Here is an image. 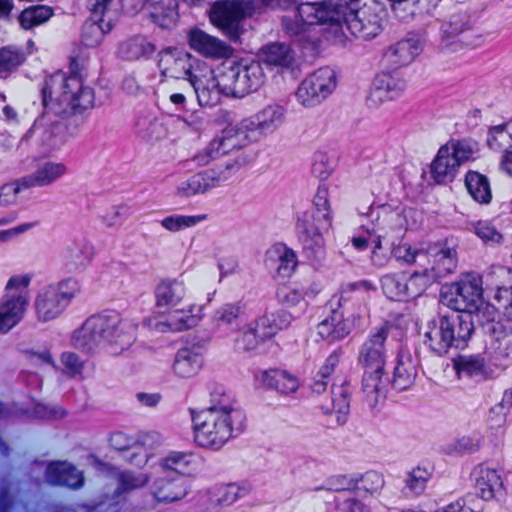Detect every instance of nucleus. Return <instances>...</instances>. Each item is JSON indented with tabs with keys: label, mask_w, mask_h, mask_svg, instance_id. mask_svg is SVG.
Returning a JSON list of instances; mask_svg holds the SVG:
<instances>
[{
	"label": "nucleus",
	"mask_w": 512,
	"mask_h": 512,
	"mask_svg": "<svg viewBox=\"0 0 512 512\" xmlns=\"http://www.w3.org/2000/svg\"><path fill=\"white\" fill-rule=\"evenodd\" d=\"M386 18L384 6L377 0H365L358 7L357 3L344 7L330 0L329 4H300L288 11L282 18V26L289 36H300L319 24H330L343 29V24L356 37L370 40L382 30Z\"/></svg>",
	"instance_id": "1"
},
{
	"label": "nucleus",
	"mask_w": 512,
	"mask_h": 512,
	"mask_svg": "<svg viewBox=\"0 0 512 512\" xmlns=\"http://www.w3.org/2000/svg\"><path fill=\"white\" fill-rule=\"evenodd\" d=\"M158 313L143 319L144 326L159 333L181 332L197 325L212 295L183 279L166 277L154 289Z\"/></svg>",
	"instance_id": "2"
},
{
	"label": "nucleus",
	"mask_w": 512,
	"mask_h": 512,
	"mask_svg": "<svg viewBox=\"0 0 512 512\" xmlns=\"http://www.w3.org/2000/svg\"><path fill=\"white\" fill-rule=\"evenodd\" d=\"M473 329L469 314L450 312L427 321L422 331L429 347L438 354H445L450 348L464 347Z\"/></svg>",
	"instance_id": "3"
},
{
	"label": "nucleus",
	"mask_w": 512,
	"mask_h": 512,
	"mask_svg": "<svg viewBox=\"0 0 512 512\" xmlns=\"http://www.w3.org/2000/svg\"><path fill=\"white\" fill-rule=\"evenodd\" d=\"M478 144L468 139H452L442 145L431 163V176L437 183L451 182L459 168L475 160Z\"/></svg>",
	"instance_id": "4"
},
{
	"label": "nucleus",
	"mask_w": 512,
	"mask_h": 512,
	"mask_svg": "<svg viewBox=\"0 0 512 512\" xmlns=\"http://www.w3.org/2000/svg\"><path fill=\"white\" fill-rule=\"evenodd\" d=\"M31 275L16 274L5 285V296L0 300V333L6 334L18 325L29 306Z\"/></svg>",
	"instance_id": "5"
},
{
	"label": "nucleus",
	"mask_w": 512,
	"mask_h": 512,
	"mask_svg": "<svg viewBox=\"0 0 512 512\" xmlns=\"http://www.w3.org/2000/svg\"><path fill=\"white\" fill-rule=\"evenodd\" d=\"M220 80L225 96L244 97L261 87L264 72L257 61L224 63L220 66Z\"/></svg>",
	"instance_id": "6"
},
{
	"label": "nucleus",
	"mask_w": 512,
	"mask_h": 512,
	"mask_svg": "<svg viewBox=\"0 0 512 512\" xmlns=\"http://www.w3.org/2000/svg\"><path fill=\"white\" fill-rule=\"evenodd\" d=\"M195 442L205 448H220L230 437V412L225 407H212L193 417Z\"/></svg>",
	"instance_id": "7"
},
{
	"label": "nucleus",
	"mask_w": 512,
	"mask_h": 512,
	"mask_svg": "<svg viewBox=\"0 0 512 512\" xmlns=\"http://www.w3.org/2000/svg\"><path fill=\"white\" fill-rule=\"evenodd\" d=\"M121 322V318L116 314L93 315L74 331L72 344L81 351L93 352L115 334Z\"/></svg>",
	"instance_id": "8"
},
{
	"label": "nucleus",
	"mask_w": 512,
	"mask_h": 512,
	"mask_svg": "<svg viewBox=\"0 0 512 512\" xmlns=\"http://www.w3.org/2000/svg\"><path fill=\"white\" fill-rule=\"evenodd\" d=\"M196 463L197 459L193 454L174 452L165 459L163 464L154 467L152 476L154 477L153 496L155 499L167 503L182 499L186 495V490L183 486H174L171 491L166 492L161 483L168 474H171V471H176L180 474L190 473Z\"/></svg>",
	"instance_id": "9"
},
{
	"label": "nucleus",
	"mask_w": 512,
	"mask_h": 512,
	"mask_svg": "<svg viewBox=\"0 0 512 512\" xmlns=\"http://www.w3.org/2000/svg\"><path fill=\"white\" fill-rule=\"evenodd\" d=\"M237 137L240 138V141L238 142H236L232 137H226L222 140H213L205 148L194 155L192 161L198 167H204L214 163L215 167L219 170V175L217 177H224L223 168L230 170L234 167H239L244 163L239 150L234 148L236 144H243L247 136L242 132L237 134Z\"/></svg>",
	"instance_id": "10"
},
{
	"label": "nucleus",
	"mask_w": 512,
	"mask_h": 512,
	"mask_svg": "<svg viewBox=\"0 0 512 512\" xmlns=\"http://www.w3.org/2000/svg\"><path fill=\"white\" fill-rule=\"evenodd\" d=\"M442 300L453 312L469 314L472 318V313L483 305L481 279L478 276H467L445 287Z\"/></svg>",
	"instance_id": "11"
},
{
	"label": "nucleus",
	"mask_w": 512,
	"mask_h": 512,
	"mask_svg": "<svg viewBox=\"0 0 512 512\" xmlns=\"http://www.w3.org/2000/svg\"><path fill=\"white\" fill-rule=\"evenodd\" d=\"M44 102L47 97H55L60 103L68 104L73 109L85 110L93 106L94 94L91 88L83 85L77 76L63 79L61 76L52 77L43 89Z\"/></svg>",
	"instance_id": "12"
},
{
	"label": "nucleus",
	"mask_w": 512,
	"mask_h": 512,
	"mask_svg": "<svg viewBox=\"0 0 512 512\" xmlns=\"http://www.w3.org/2000/svg\"><path fill=\"white\" fill-rule=\"evenodd\" d=\"M254 7L244 0L216 1L209 12L210 22L230 39L237 40L242 33L240 22L250 15Z\"/></svg>",
	"instance_id": "13"
},
{
	"label": "nucleus",
	"mask_w": 512,
	"mask_h": 512,
	"mask_svg": "<svg viewBox=\"0 0 512 512\" xmlns=\"http://www.w3.org/2000/svg\"><path fill=\"white\" fill-rule=\"evenodd\" d=\"M456 251H444L439 259L432 264L417 266V269L406 281L408 296L420 295L431 283L450 274L456 267Z\"/></svg>",
	"instance_id": "14"
},
{
	"label": "nucleus",
	"mask_w": 512,
	"mask_h": 512,
	"mask_svg": "<svg viewBox=\"0 0 512 512\" xmlns=\"http://www.w3.org/2000/svg\"><path fill=\"white\" fill-rule=\"evenodd\" d=\"M222 86L220 67L211 70L205 63H198L195 73L188 78L185 92H191L192 88L200 106H213L220 101L221 95H224Z\"/></svg>",
	"instance_id": "15"
},
{
	"label": "nucleus",
	"mask_w": 512,
	"mask_h": 512,
	"mask_svg": "<svg viewBox=\"0 0 512 512\" xmlns=\"http://www.w3.org/2000/svg\"><path fill=\"white\" fill-rule=\"evenodd\" d=\"M335 87L334 71L328 67L320 68L302 81L296 97L303 106L312 107L330 95Z\"/></svg>",
	"instance_id": "16"
},
{
	"label": "nucleus",
	"mask_w": 512,
	"mask_h": 512,
	"mask_svg": "<svg viewBox=\"0 0 512 512\" xmlns=\"http://www.w3.org/2000/svg\"><path fill=\"white\" fill-rule=\"evenodd\" d=\"M200 63L186 51L180 49H166L159 54L158 65L165 77L181 79L192 77L195 73L194 64Z\"/></svg>",
	"instance_id": "17"
},
{
	"label": "nucleus",
	"mask_w": 512,
	"mask_h": 512,
	"mask_svg": "<svg viewBox=\"0 0 512 512\" xmlns=\"http://www.w3.org/2000/svg\"><path fill=\"white\" fill-rule=\"evenodd\" d=\"M187 40L191 49L207 58H228L233 52V49L224 41L197 27L188 31Z\"/></svg>",
	"instance_id": "18"
},
{
	"label": "nucleus",
	"mask_w": 512,
	"mask_h": 512,
	"mask_svg": "<svg viewBox=\"0 0 512 512\" xmlns=\"http://www.w3.org/2000/svg\"><path fill=\"white\" fill-rule=\"evenodd\" d=\"M359 321L360 316L353 312L334 311L317 326V333L329 342L338 341L349 335Z\"/></svg>",
	"instance_id": "19"
},
{
	"label": "nucleus",
	"mask_w": 512,
	"mask_h": 512,
	"mask_svg": "<svg viewBox=\"0 0 512 512\" xmlns=\"http://www.w3.org/2000/svg\"><path fill=\"white\" fill-rule=\"evenodd\" d=\"M390 326L384 325L380 327L365 343L361 361L367 372L384 371L385 366V349L384 342L388 336Z\"/></svg>",
	"instance_id": "20"
},
{
	"label": "nucleus",
	"mask_w": 512,
	"mask_h": 512,
	"mask_svg": "<svg viewBox=\"0 0 512 512\" xmlns=\"http://www.w3.org/2000/svg\"><path fill=\"white\" fill-rule=\"evenodd\" d=\"M444 251H455V249L440 243L430 244L425 249H416L408 243H402L393 249V255L406 263H415L417 266H421L432 264V261L439 259Z\"/></svg>",
	"instance_id": "21"
},
{
	"label": "nucleus",
	"mask_w": 512,
	"mask_h": 512,
	"mask_svg": "<svg viewBox=\"0 0 512 512\" xmlns=\"http://www.w3.org/2000/svg\"><path fill=\"white\" fill-rule=\"evenodd\" d=\"M205 355L202 346L184 347L174 359L173 372L180 378H191L199 373L204 365Z\"/></svg>",
	"instance_id": "22"
},
{
	"label": "nucleus",
	"mask_w": 512,
	"mask_h": 512,
	"mask_svg": "<svg viewBox=\"0 0 512 512\" xmlns=\"http://www.w3.org/2000/svg\"><path fill=\"white\" fill-rule=\"evenodd\" d=\"M404 86V81L393 74L380 73L373 81L368 102L371 106H378L390 101L404 89Z\"/></svg>",
	"instance_id": "23"
},
{
	"label": "nucleus",
	"mask_w": 512,
	"mask_h": 512,
	"mask_svg": "<svg viewBox=\"0 0 512 512\" xmlns=\"http://www.w3.org/2000/svg\"><path fill=\"white\" fill-rule=\"evenodd\" d=\"M36 319L41 323L56 320L64 311L66 305L58 298L49 286L41 289L34 299Z\"/></svg>",
	"instance_id": "24"
},
{
	"label": "nucleus",
	"mask_w": 512,
	"mask_h": 512,
	"mask_svg": "<svg viewBox=\"0 0 512 512\" xmlns=\"http://www.w3.org/2000/svg\"><path fill=\"white\" fill-rule=\"evenodd\" d=\"M116 8H110L103 13L92 12V18L83 27L82 41L87 47L99 45L106 33L111 30Z\"/></svg>",
	"instance_id": "25"
},
{
	"label": "nucleus",
	"mask_w": 512,
	"mask_h": 512,
	"mask_svg": "<svg viewBox=\"0 0 512 512\" xmlns=\"http://www.w3.org/2000/svg\"><path fill=\"white\" fill-rule=\"evenodd\" d=\"M472 476L475 481V486L483 499H491L495 491L499 490L502 486L498 472L489 466L482 464L475 467Z\"/></svg>",
	"instance_id": "26"
},
{
	"label": "nucleus",
	"mask_w": 512,
	"mask_h": 512,
	"mask_svg": "<svg viewBox=\"0 0 512 512\" xmlns=\"http://www.w3.org/2000/svg\"><path fill=\"white\" fill-rule=\"evenodd\" d=\"M177 0H150L146 2L152 20L163 28H170L178 19Z\"/></svg>",
	"instance_id": "27"
},
{
	"label": "nucleus",
	"mask_w": 512,
	"mask_h": 512,
	"mask_svg": "<svg viewBox=\"0 0 512 512\" xmlns=\"http://www.w3.org/2000/svg\"><path fill=\"white\" fill-rule=\"evenodd\" d=\"M420 51V44L415 39H404L391 45L385 53L386 60L394 65L410 63Z\"/></svg>",
	"instance_id": "28"
},
{
	"label": "nucleus",
	"mask_w": 512,
	"mask_h": 512,
	"mask_svg": "<svg viewBox=\"0 0 512 512\" xmlns=\"http://www.w3.org/2000/svg\"><path fill=\"white\" fill-rule=\"evenodd\" d=\"M66 172L62 163L46 162L38 167L32 176L23 178L24 188L44 186L60 178Z\"/></svg>",
	"instance_id": "29"
},
{
	"label": "nucleus",
	"mask_w": 512,
	"mask_h": 512,
	"mask_svg": "<svg viewBox=\"0 0 512 512\" xmlns=\"http://www.w3.org/2000/svg\"><path fill=\"white\" fill-rule=\"evenodd\" d=\"M465 187L470 196L480 204H487L492 199V191L488 178L477 172L468 171L464 179Z\"/></svg>",
	"instance_id": "30"
},
{
	"label": "nucleus",
	"mask_w": 512,
	"mask_h": 512,
	"mask_svg": "<svg viewBox=\"0 0 512 512\" xmlns=\"http://www.w3.org/2000/svg\"><path fill=\"white\" fill-rule=\"evenodd\" d=\"M48 475L51 482L70 488H77L83 482L81 472L68 463L51 464L48 467Z\"/></svg>",
	"instance_id": "31"
},
{
	"label": "nucleus",
	"mask_w": 512,
	"mask_h": 512,
	"mask_svg": "<svg viewBox=\"0 0 512 512\" xmlns=\"http://www.w3.org/2000/svg\"><path fill=\"white\" fill-rule=\"evenodd\" d=\"M262 382L282 394L295 392L299 387L298 379L286 371L271 370L262 373Z\"/></svg>",
	"instance_id": "32"
},
{
	"label": "nucleus",
	"mask_w": 512,
	"mask_h": 512,
	"mask_svg": "<svg viewBox=\"0 0 512 512\" xmlns=\"http://www.w3.org/2000/svg\"><path fill=\"white\" fill-rule=\"evenodd\" d=\"M259 57L267 64L283 67L289 66L294 59L290 47L284 43H271L262 47Z\"/></svg>",
	"instance_id": "33"
},
{
	"label": "nucleus",
	"mask_w": 512,
	"mask_h": 512,
	"mask_svg": "<svg viewBox=\"0 0 512 512\" xmlns=\"http://www.w3.org/2000/svg\"><path fill=\"white\" fill-rule=\"evenodd\" d=\"M220 181V177H214L208 173L196 174L182 181L177 187V193L184 197L205 193Z\"/></svg>",
	"instance_id": "34"
},
{
	"label": "nucleus",
	"mask_w": 512,
	"mask_h": 512,
	"mask_svg": "<svg viewBox=\"0 0 512 512\" xmlns=\"http://www.w3.org/2000/svg\"><path fill=\"white\" fill-rule=\"evenodd\" d=\"M326 413L336 414L339 424L345 423L349 412V390L345 386H336L332 389V397L329 403L323 405Z\"/></svg>",
	"instance_id": "35"
},
{
	"label": "nucleus",
	"mask_w": 512,
	"mask_h": 512,
	"mask_svg": "<svg viewBox=\"0 0 512 512\" xmlns=\"http://www.w3.org/2000/svg\"><path fill=\"white\" fill-rule=\"evenodd\" d=\"M52 14V9L48 6H34L23 10L18 21L23 29H31L46 22Z\"/></svg>",
	"instance_id": "36"
},
{
	"label": "nucleus",
	"mask_w": 512,
	"mask_h": 512,
	"mask_svg": "<svg viewBox=\"0 0 512 512\" xmlns=\"http://www.w3.org/2000/svg\"><path fill=\"white\" fill-rule=\"evenodd\" d=\"M416 374V364L409 357L400 358L395 368L393 385L399 390H404L412 384Z\"/></svg>",
	"instance_id": "37"
},
{
	"label": "nucleus",
	"mask_w": 512,
	"mask_h": 512,
	"mask_svg": "<svg viewBox=\"0 0 512 512\" xmlns=\"http://www.w3.org/2000/svg\"><path fill=\"white\" fill-rule=\"evenodd\" d=\"M207 219V215H172L165 217L161 220V226L172 233L180 232L183 229L196 226L197 224L204 222Z\"/></svg>",
	"instance_id": "38"
},
{
	"label": "nucleus",
	"mask_w": 512,
	"mask_h": 512,
	"mask_svg": "<svg viewBox=\"0 0 512 512\" xmlns=\"http://www.w3.org/2000/svg\"><path fill=\"white\" fill-rule=\"evenodd\" d=\"M269 256L271 259L279 260L278 272L283 276L290 275L297 265L295 253L282 244L275 245L269 251Z\"/></svg>",
	"instance_id": "39"
},
{
	"label": "nucleus",
	"mask_w": 512,
	"mask_h": 512,
	"mask_svg": "<svg viewBox=\"0 0 512 512\" xmlns=\"http://www.w3.org/2000/svg\"><path fill=\"white\" fill-rule=\"evenodd\" d=\"M153 50V46L143 38H133L120 45L119 53L123 58L135 60L152 53Z\"/></svg>",
	"instance_id": "40"
},
{
	"label": "nucleus",
	"mask_w": 512,
	"mask_h": 512,
	"mask_svg": "<svg viewBox=\"0 0 512 512\" xmlns=\"http://www.w3.org/2000/svg\"><path fill=\"white\" fill-rule=\"evenodd\" d=\"M458 375L486 376L487 369L482 359L470 356H461L454 361Z\"/></svg>",
	"instance_id": "41"
},
{
	"label": "nucleus",
	"mask_w": 512,
	"mask_h": 512,
	"mask_svg": "<svg viewBox=\"0 0 512 512\" xmlns=\"http://www.w3.org/2000/svg\"><path fill=\"white\" fill-rule=\"evenodd\" d=\"M243 313L240 303H228L219 307L214 315V321L219 327L231 326L237 322Z\"/></svg>",
	"instance_id": "42"
},
{
	"label": "nucleus",
	"mask_w": 512,
	"mask_h": 512,
	"mask_svg": "<svg viewBox=\"0 0 512 512\" xmlns=\"http://www.w3.org/2000/svg\"><path fill=\"white\" fill-rule=\"evenodd\" d=\"M58 298L67 306L81 292V283L75 278H67L56 285H50Z\"/></svg>",
	"instance_id": "43"
},
{
	"label": "nucleus",
	"mask_w": 512,
	"mask_h": 512,
	"mask_svg": "<svg viewBox=\"0 0 512 512\" xmlns=\"http://www.w3.org/2000/svg\"><path fill=\"white\" fill-rule=\"evenodd\" d=\"M25 56L18 50L11 48L0 49V74L8 75L15 71L23 62Z\"/></svg>",
	"instance_id": "44"
},
{
	"label": "nucleus",
	"mask_w": 512,
	"mask_h": 512,
	"mask_svg": "<svg viewBox=\"0 0 512 512\" xmlns=\"http://www.w3.org/2000/svg\"><path fill=\"white\" fill-rule=\"evenodd\" d=\"M382 289L392 300H402L408 297L406 282L395 275H386L382 278Z\"/></svg>",
	"instance_id": "45"
},
{
	"label": "nucleus",
	"mask_w": 512,
	"mask_h": 512,
	"mask_svg": "<svg viewBox=\"0 0 512 512\" xmlns=\"http://www.w3.org/2000/svg\"><path fill=\"white\" fill-rule=\"evenodd\" d=\"M512 130H510V124L505 128L496 127L491 130L488 143L491 148L499 150H510L512 149Z\"/></svg>",
	"instance_id": "46"
},
{
	"label": "nucleus",
	"mask_w": 512,
	"mask_h": 512,
	"mask_svg": "<svg viewBox=\"0 0 512 512\" xmlns=\"http://www.w3.org/2000/svg\"><path fill=\"white\" fill-rule=\"evenodd\" d=\"M284 108L279 105H269L259 114L258 120L261 127L277 126L284 121Z\"/></svg>",
	"instance_id": "47"
},
{
	"label": "nucleus",
	"mask_w": 512,
	"mask_h": 512,
	"mask_svg": "<svg viewBox=\"0 0 512 512\" xmlns=\"http://www.w3.org/2000/svg\"><path fill=\"white\" fill-rule=\"evenodd\" d=\"M382 375L383 371L376 373L367 372L365 370V376L363 380V388L368 397H371V402H377V394L382 387Z\"/></svg>",
	"instance_id": "48"
},
{
	"label": "nucleus",
	"mask_w": 512,
	"mask_h": 512,
	"mask_svg": "<svg viewBox=\"0 0 512 512\" xmlns=\"http://www.w3.org/2000/svg\"><path fill=\"white\" fill-rule=\"evenodd\" d=\"M24 188L23 178L20 181L7 183L0 187V206H9L16 202L18 194Z\"/></svg>",
	"instance_id": "49"
},
{
	"label": "nucleus",
	"mask_w": 512,
	"mask_h": 512,
	"mask_svg": "<svg viewBox=\"0 0 512 512\" xmlns=\"http://www.w3.org/2000/svg\"><path fill=\"white\" fill-rule=\"evenodd\" d=\"M250 327L263 341L273 336L276 332L274 321L268 316H262L249 324Z\"/></svg>",
	"instance_id": "50"
},
{
	"label": "nucleus",
	"mask_w": 512,
	"mask_h": 512,
	"mask_svg": "<svg viewBox=\"0 0 512 512\" xmlns=\"http://www.w3.org/2000/svg\"><path fill=\"white\" fill-rule=\"evenodd\" d=\"M277 297L282 304L288 307H295L304 303V297L301 291L291 287L278 289Z\"/></svg>",
	"instance_id": "51"
},
{
	"label": "nucleus",
	"mask_w": 512,
	"mask_h": 512,
	"mask_svg": "<svg viewBox=\"0 0 512 512\" xmlns=\"http://www.w3.org/2000/svg\"><path fill=\"white\" fill-rule=\"evenodd\" d=\"M476 234L484 242L498 244L502 241L503 235L491 224L479 222L476 226Z\"/></svg>",
	"instance_id": "52"
},
{
	"label": "nucleus",
	"mask_w": 512,
	"mask_h": 512,
	"mask_svg": "<svg viewBox=\"0 0 512 512\" xmlns=\"http://www.w3.org/2000/svg\"><path fill=\"white\" fill-rule=\"evenodd\" d=\"M153 470L150 473L138 472L134 474H124L121 477V483L125 489H136L144 486L149 479H152L154 483V477L152 476Z\"/></svg>",
	"instance_id": "53"
},
{
	"label": "nucleus",
	"mask_w": 512,
	"mask_h": 512,
	"mask_svg": "<svg viewBox=\"0 0 512 512\" xmlns=\"http://www.w3.org/2000/svg\"><path fill=\"white\" fill-rule=\"evenodd\" d=\"M61 363L63 365L64 372L71 376L80 374L83 369V362L79 356L72 352H64L61 355Z\"/></svg>",
	"instance_id": "54"
},
{
	"label": "nucleus",
	"mask_w": 512,
	"mask_h": 512,
	"mask_svg": "<svg viewBox=\"0 0 512 512\" xmlns=\"http://www.w3.org/2000/svg\"><path fill=\"white\" fill-rule=\"evenodd\" d=\"M428 478V473L420 468L414 469L408 476L406 482L408 487L414 492H421Z\"/></svg>",
	"instance_id": "55"
},
{
	"label": "nucleus",
	"mask_w": 512,
	"mask_h": 512,
	"mask_svg": "<svg viewBox=\"0 0 512 512\" xmlns=\"http://www.w3.org/2000/svg\"><path fill=\"white\" fill-rule=\"evenodd\" d=\"M362 483L366 490L376 492L382 488L384 481L380 474L371 471L363 476Z\"/></svg>",
	"instance_id": "56"
},
{
	"label": "nucleus",
	"mask_w": 512,
	"mask_h": 512,
	"mask_svg": "<svg viewBox=\"0 0 512 512\" xmlns=\"http://www.w3.org/2000/svg\"><path fill=\"white\" fill-rule=\"evenodd\" d=\"M218 270L220 274V278H223L229 274H232L236 271L237 262L231 256H221L218 258Z\"/></svg>",
	"instance_id": "57"
},
{
	"label": "nucleus",
	"mask_w": 512,
	"mask_h": 512,
	"mask_svg": "<svg viewBox=\"0 0 512 512\" xmlns=\"http://www.w3.org/2000/svg\"><path fill=\"white\" fill-rule=\"evenodd\" d=\"M31 228H32V224L25 223V224H21L19 226L11 228V229L1 230L0 231V243H7L11 239L19 236L20 234L25 233L26 231H28Z\"/></svg>",
	"instance_id": "58"
},
{
	"label": "nucleus",
	"mask_w": 512,
	"mask_h": 512,
	"mask_svg": "<svg viewBox=\"0 0 512 512\" xmlns=\"http://www.w3.org/2000/svg\"><path fill=\"white\" fill-rule=\"evenodd\" d=\"M424 512H475L473 509L466 507L465 500L460 498L455 502L449 503L435 511Z\"/></svg>",
	"instance_id": "59"
},
{
	"label": "nucleus",
	"mask_w": 512,
	"mask_h": 512,
	"mask_svg": "<svg viewBox=\"0 0 512 512\" xmlns=\"http://www.w3.org/2000/svg\"><path fill=\"white\" fill-rule=\"evenodd\" d=\"M263 340L260 337H257V334L254 330L248 325L246 331L242 336V343L245 349L251 350L254 349L259 343Z\"/></svg>",
	"instance_id": "60"
},
{
	"label": "nucleus",
	"mask_w": 512,
	"mask_h": 512,
	"mask_svg": "<svg viewBox=\"0 0 512 512\" xmlns=\"http://www.w3.org/2000/svg\"><path fill=\"white\" fill-rule=\"evenodd\" d=\"M118 5L117 0H89V8L95 13H103L110 8H116Z\"/></svg>",
	"instance_id": "61"
},
{
	"label": "nucleus",
	"mask_w": 512,
	"mask_h": 512,
	"mask_svg": "<svg viewBox=\"0 0 512 512\" xmlns=\"http://www.w3.org/2000/svg\"><path fill=\"white\" fill-rule=\"evenodd\" d=\"M238 487L234 484L227 485L221 497L219 498V502L229 504L234 502L238 497Z\"/></svg>",
	"instance_id": "62"
},
{
	"label": "nucleus",
	"mask_w": 512,
	"mask_h": 512,
	"mask_svg": "<svg viewBox=\"0 0 512 512\" xmlns=\"http://www.w3.org/2000/svg\"><path fill=\"white\" fill-rule=\"evenodd\" d=\"M136 398L142 405L147 407H153L159 402L157 394L138 393Z\"/></svg>",
	"instance_id": "63"
},
{
	"label": "nucleus",
	"mask_w": 512,
	"mask_h": 512,
	"mask_svg": "<svg viewBox=\"0 0 512 512\" xmlns=\"http://www.w3.org/2000/svg\"><path fill=\"white\" fill-rule=\"evenodd\" d=\"M500 167L503 171L512 174V149L505 151V154L502 157Z\"/></svg>",
	"instance_id": "64"
}]
</instances>
